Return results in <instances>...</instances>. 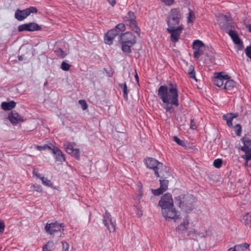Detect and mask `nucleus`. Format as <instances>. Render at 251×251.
Returning <instances> with one entry per match:
<instances>
[{"label":"nucleus","instance_id":"obj_1","mask_svg":"<svg viewBox=\"0 0 251 251\" xmlns=\"http://www.w3.org/2000/svg\"><path fill=\"white\" fill-rule=\"evenodd\" d=\"M157 96L162 101V107L166 113H173L175 107L179 105V94L177 85L169 82L168 85H161L157 90Z\"/></svg>","mask_w":251,"mask_h":251},{"label":"nucleus","instance_id":"obj_2","mask_svg":"<svg viewBox=\"0 0 251 251\" xmlns=\"http://www.w3.org/2000/svg\"><path fill=\"white\" fill-rule=\"evenodd\" d=\"M158 204L162 208L163 216L166 220H173L176 221L179 218L178 212L174 207V201L171 194L167 193L163 195Z\"/></svg>","mask_w":251,"mask_h":251},{"label":"nucleus","instance_id":"obj_3","mask_svg":"<svg viewBox=\"0 0 251 251\" xmlns=\"http://www.w3.org/2000/svg\"><path fill=\"white\" fill-rule=\"evenodd\" d=\"M195 197L190 194L181 195L175 198V203L182 210L185 212H190L194 207Z\"/></svg>","mask_w":251,"mask_h":251},{"label":"nucleus","instance_id":"obj_4","mask_svg":"<svg viewBox=\"0 0 251 251\" xmlns=\"http://www.w3.org/2000/svg\"><path fill=\"white\" fill-rule=\"evenodd\" d=\"M144 162L148 168L153 170L157 177H163L165 176L167 167L162 163L151 157L146 158Z\"/></svg>","mask_w":251,"mask_h":251},{"label":"nucleus","instance_id":"obj_5","mask_svg":"<svg viewBox=\"0 0 251 251\" xmlns=\"http://www.w3.org/2000/svg\"><path fill=\"white\" fill-rule=\"evenodd\" d=\"M181 16V13L179 8L172 9L168 13L166 21L168 27L174 28L179 26Z\"/></svg>","mask_w":251,"mask_h":251},{"label":"nucleus","instance_id":"obj_6","mask_svg":"<svg viewBox=\"0 0 251 251\" xmlns=\"http://www.w3.org/2000/svg\"><path fill=\"white\" fill-rule=\"evenodd\" d=\"M136 17L134 12L129 11L123 18V22L125 25L128 26L131 29L136 32H138L139 28L137 26L136 21Z\"/></svg>","mask_w":251,"mask_h":251},{"label":"nucleus","instance_id":"obj_7","mask_svg":"<svg viewBox=\"0 0 251 251\" xmlns=\"http://www.w3.org/2000/svg\"><path fill=\"white\" fill-rule=\"evenodd\" d=\"M37 9L34 6H30L24 10L18 9L15 13V18L19 21H22L31 13H36Z\"/></svg>","mask_w":251,"mask_h":251},{"label":"nucleus","instance_id":"obj_8","mask_svg":"<svg viewBox=\"0 0 251 251\" xmlns=\"http://www.w3.org/2000/svg\"><path fill=\"white\" fill-rule=\"evenodd\" d=\"M103 223L110 232H114L116 230V220L107 211L103 216Z\"/></svg>","mask_w":251,"mask_h":251},{"label":"nucleus","instance_id":"obj_9","mask_svg":"<svg viewBox=\"0 0 251 251\" xmlns=\"http://www.w3.org/2000/svg\"><path fill=\"white\" fill-rule=\"evenodd\" d=\"M243 146L241 150L245 152V154L242 155V158L247 161L251 160V139L249 138H243L241 140Z\"/></svg>","mask_w":251,"mask_h":251},{"label":"nucleus","instance_id":"obj_10","mask_svg":"<svg viewBox=\"0 0 251 251\" xmlns=\"http://www.w3.org/2000/svg\"><path fill=\"white\" fill-rule=\"evenodd\" d=\"M64 225L63 223L59 224L55 221L50 223H47L45 227V230L49 234L54 235L55 233L64 230Z\"/></svg>","mask_w":251,"mask_h":251},{"label":"nucleus","instance_id":"obj_11","mask_svg":"<svg viewBox=\"0 0 251 251\" xmlns=\"http://www.w3.org/2000/svg\"><path fill=\"white\" fill-rule=\"evenodd\" d=\"M184 27L182 25H179L176 27L171 28L168 27L167 29V31L171 34V40L176 43L178 41L182 31L184 29Z\"/></svg>","mask_w":251,"mask_h":251},{"label":"nucleus","instance_id":"obj_12","mask_svg":"<svg viewBox=\"0 0 251 251\" xmlns=\"http://www.w3.org/2000/svg\"><path fill=\"white\" fill-rule=\"evenodd\" d=\"M75 143L70 142H66L63 145L66 152L78 160L80 158V151L78 149L75 148Z\"/></svg>","mask_w":251,"mask_h":251},{"label":"nucleus","instance_id":"obj_13","mask_svg":"<svg viewBox=\"0 0 251 251\" xmlns=\"http://www.w3.org/2000/svg\"><path fill=\"white\" fill-rule=\"evenodd\" d=\"M205 48L204 44L199 40H195L193 43L194 56L198 59L203 53Z\"/></svg>","mask_w":251,"mask_h":251},{"label":"nucleus","instance_id":"obj_14","mask_svg":"<svg viewBox=\"0 0 251 251\" xmlns=\"http://www.w3.org/2000/svg\"><path fill=\"white\" fill-rule=\"evenodd\" d=\"M220 18L224 22L220 23V26L222 30L228 33L229 30L232 29L231 21L232 19L229 15H221Z\"/></svg>","mask_w":251,"mask_h":251},{"label":"nucleus","instance_id":"obj_15","mask_svg":"<svg viewBox=\"0 0 251 251\" xmlns=\"http://www.w3.org/2000/svg\"><path fill=\"white\" fill-rule=\"evenodd\" d=\"M40 29V26L35 23L24 24L18 26V31L20 32L24 31H34L39 30Z\"/></svg>","mask_w":251,"mask_h":251},{"label":"nucleus","instance_id":"obj_16","mask_svg":"<svg viewBox=\"0 0 251 251\" xmlns=\"http://www.w3.org/2000/svg\"><path fill=\"white\" fill-rule=\"evenodd\" d=\"M119 40L122 42L133 45L135 43V37L130 32L121 34L119 36Z\"/></svg>","mask_w":251,"mask_h":251},{"label":"nucleus","instance_id":"obj_17","mask_svg":"<svg viewBox=\"0 0 251 251\" xmlns=\"http://www.w3.org/2000/svg\"><path fill=\"white\" fill-rule=\"evenodd\" d=\"M226 77H228V75L223 72L216 73L213 79L214 84L219 87L223 88Z\"/></svg>","mask_w":251,"mask_h":251},{"label":"nucleus","instance_id":"obj_18","mask_svg":"<svg viewBox=\"0 0 251 251\" xmlns=\"http://www.w3.org/2000/svg\"><path fill=\"white\" fill-rule=\"evenodd\" d=\"M51 151L56 161L63 162L65 161V154L58 147L52 146Z\"/></svg>","mask_w":251,"mask_h":251},{"label":"nucleus","instance_id":"obj_19","mask_svg":"<svg viewBox=\"0 0 251 251\" xmlns=\"http://www.w3.org/2000/svg\"><path fill=\"white\" fill-rule=\"evenodd\" d=\"M116 29H112L109 30L104 36L105 43L108 45H111L115 37L118 34Z\"/></svg>","mask_w":251,"mask_h":251},{"label":"nucleus","instance_id":"obj_20","mask_svg":"<svg viewBox=\"0 0 251 251\" xmlns=\"http://www.w3.org/2000/svg\"><path fill=\"white\" fill-rule=\"evenodd\" d=\"M8 119L13 125L23 121V117L16 111H12L8 115Z\"/></svg>","mask_w":251,"mask_h":251},{"label":"nucleus","instance_id":"obj_21","mask_svg":"<svg viewBox=\"0 0 251 251\" xmlns=\"http://www.w3.org/2000/svg\"><path fill=\"white\" fill-rule=\"evenodd\" d=\"M236 86V82L233 80L231 79L230 77L228 75L225 81L223 89L226 91H230L233 90Z\"/></svg>","mask_w":251,"mask_h":251},{"label":"nucleus","instance_id":"obj_22","mask_svg":"<svg viewBox=\"0 0 251 251\" xmlns=\"http://www.w3.org/2000/svg\"><path fill=\"white\" fill-rule=\"evenodd\" d=\"M189 216H185L182 222L176 227V230L179 232L186 230L189 225Z\"/></svg>","mask_w":251,"mask_h":251},{"label":"nucleus","instance_id":"obj_23","mask_svg":"<svg viewBox=\"0 0 251 251\" xmlns=\"http://www.w3.org/2000/svg\"><path fill=\"white\" fill-rule=\"evenodd\" d=\"M228 251H250V245L247 243L238 244L233 248H230Z\"/></svg>","mask_w":251,"mask_h":251},{"label":"nucleus","instance_id":"obj_24","mask_svg":"<svg viewBox=\"0 0 251 251\" xmlns=\"http://www.w3.org/2000/svg\"><path fill=\"white\" fill-rule=\"evenodd\" d=\"M228 35L230 36L234 44L238 45H243V43L240 39L238 35L236 32L230 29L228 32Z\"/></svg>","mask_w":251,"mask_h":251},{"label":"nucleus","instance_id":"obj_25","mask_svg":"<svg viewBox=\"0 0 251 251\" xmlns=\"http://www.w3.org/2000/svg\"><path fill=\"white\" fill-rule=\"evenodd\" d=\"M16 105V103L13 101L9 102H2L1 103V107L4 110H10L14 108Z\"/></svg>","mask_w":251,"mask_h":251},{"label":"nucleus","instance_id":"obj_26","mask_svg":"<svg viewBox=\"0 0 251 251\" xmlns=\"http://www.w3.org/2000/svg\"><path fill=\"white\" fill-rule=\"evenodd\" d=\"M55 245L53 241H49L43 247L42 251H54Z\"/></svg>","mask_w":251,"mask_h":251},{"label":"nucleus","instance_id":"obj_27","mask_svg":"<svg viewBox=\"0 0 251 251\" xmlns=\"http://www.w3.org/2000/svg\"><path fill=\"white\" fill-rule=\"evenodd\" d=\"M231 116V114L228 113L223 116V120L226 121V124L229 127L232 126V120Z\"/></svg>","mask_w":251,"mask_h":251},{"label":"nucleus","instance_id":"obj_28","mask_svg":"<svg viewBox=\"0 0 251 251\" xmlns=\"http://www.w3.org/2000/svg\"><path fill=\"white\" fill-rule=\"evenodd\" d=\"M243 223L246 226L251 225V212L247 213L244 216Z\"/></svg>","mask_w":251,"mask_h":251},{"label":"nucleus","instance_id":"obj_29","mask_svg":"<svg viewBox=\"0 0 251 251\" xmlns=\"http://www.w3.org/2000/svg\"><path fill=\"white\" fill-rule=\"evenodd\" d=\"M195 19V15L193 11L189 9V12L187 17V23L188 24L193 23Z\"/></svg>","mask_w":251,"mask_h":251},{"label":"nucleus","instance_id":"obj_30","mask_svg":"<svg viewBox=\"0 0 251 251\" xmlns=\"http://www.w3.org/2000/svg\"><path fill=\"white\" fill-rule=\"evenodd\" d=\"M119 86L123 90L124 98L127 99L128 98V90L126 83H120Z\"/></svg>","mask_w":251,"mask_h":251},{"label":"nucleus","instance_id":"obj_31","mask_svg":"<svg viewBox=\"0 0 251 251\" xmlns=\"http://www.w3.org/2000/svg\"><path fill=\"white\" fill-rule=\"evenodd\" d=\"M122 50L125 53H130L131 52L130 48L133 45L130 44L125 43L122 42Z\"/></svg>","mask_w":251,"mask_h":251},{"label":"nucleus","instance_id":"obj_32","mask_svg":"<svg viewBox=\"0 0 251 251\" xmlns=\"http://www.w3.org/2000/svg\"><path fill=\"white\" fill-rule=\"evenodd\" d=\"M160 187L162 189V190L164 192L166 191L168 189L169 181L166 179L160 180Z\"/></svg>","mask_w":251,"mask_h":251},{"label":"nucleus","instance_id":"obj_33","mask_svg":"<svg viewBox=\"0 0 251 251\" xmlns=\"http://www.w3.org/2000/svg\"><path fill=\"white\" fill-rule=\"evenodd\" d=\"M188 74L191 78L196 80V78L195 76V68L192 65H191L189 66Z\"/></svg>","mask_w":251,"mask_h":251},{"label":"nucleus","instance_id":"obj_34","mask_svg":"<svg viewBox=\"0 0 251 251\" xmlns=\"http://www.w3.org/2000/svg\"><path fill=\"white\" fill-rule=\"evenodd\" d=\"M54 52L57 56L62 58H64L66 55V53L61 48L56 49Z\"/></svg>","mask_w":251,"mask_h":251},{"label":"nucleus","instance_id":"obj_35","mask_svg":"<svg viewBox=\"0 0 251 251\" xmlns=\"http://www.w3.org/2000/svg\"><path fill=\"white\" fill-rule=\"evenodd\" d=\"M35 148L38 151H41L46 150H51L52 147L48 145H45L44 146H36Z\"/></svg>","mask_w":251,"mask_h":251},{"label":"nucleus","instance_id":"obj_36","mask_svg":"<svg viewBox=\"0 0 251 251\" xmlns=\"http://www.w3.org/2000/svg\"><path fill=\"white\" fill-rule=\"evenodd\" d=\"M71 65L69 64L66 63L65 61H63L61 65V68L65 71H69L70 69Z\"/></svg>","mask_w":251,"mask_h":251},{"label":"nucleus","instance_id":"obj_37","mask_svg":"<svg viewBox=\"0 0 251 251\" xmlns=\"http://www.w3.org/2000/svg\"><path fill=\"white\" fill-rule=\"evenodd\" d=\"M30 188L36 192H38L39 193L42 192V188L39 185L32 184L30 187Z\"/></svg>","mask_w":251,"mask_h":251},{"label":"nucleus","instance_id":"obj_38","mask_svg":"<svg viewBox=\"0 0 251 251\" xmlns=\"http://www.w3.org/2000/svg\"><path fill=\"white\" fill-rule=\"evenodd\" d=\"M222 160L221 159H216L214 161L213 165L216 168H220L222 165Z\"/></svg>","mask_w":251,"mask_h":251},{"label":"nucleus","instance_id":"obj_39","mask_svg":"<svg viewBox=\"0 0 251 251\" xmlns=\"http://www.w3.org/2000/svg\"><path fill=\"white\" fill-rule=\"evenodd\" d=\"M234 130L238 136H240L242 132V127L240 124H237L234 126Z\"/></svg>","mask_w":251,"mask_h":251},{"label":"nucleus","instance_id":"obj_40","mask_svg":"<svg viewBox=\"0 0 251 251\" xmlns=\"http://www.w3.org/2000/svg\"><path fill=\"white\" fill-rule=\"evenodd\" d=\"M126 25L125 24H119L116 25L115 29H118L120 31H124L126 29Z\"/></svg>","mask_w":251,"mask_h":251},{"label":"nucleus","instance_id":"obj_41","mask_svg":"<svg viewBox=\"0 0 251 251\" xmlns=\"http://www.w3.org/2000/svg\"><path fill=\"white\" fill-rule=\"evenodd\" d=\"M41 179L42 181V183L44 185L51 187L52 186V183L50 180L45 178V177H41Z\"/></svg>","mask_w":251,"mask_h":251},{"label":"nucleus","instance_id":"obj_42","mask_svg":"<svg viewBox=\"0 0 251 251\" xmlns=\"http://www.w3.org/2000/svg\"><path fill=\"white\" fill-rule=\"evenodd\" d=\"M134 210L138 217H140L143 215V211L140 207L135 206Z\"/></svg>","mask_w":251,"mask_h":251},{"label":"nucleus","instance_id":"obj_43","mask_svg":"<svg viewBox=\"0 0 251 251\" xmlns=\"http://www.w3.org/2000/svg\"><path fill=\"white\" fill-rule=\"evenodd\" d=\"M152 192L153 195L155 196H159L164 192V191L162 190V189L160 187L157 189L152 190Z\"/></svg>","mask_w":251,"mask_h":251},{"label":"nucleus","instance_id":"obj_44","mask_svg":"<svg viewBox=\"0 0 251 251\" xmlns=\"http://www.w3.org/2000/svg\"><path fill=\"white\" fill-rule=\"evenodd\" d=\"M78 103L80 104L81 106L82 109L83 110H85L87 109L88 108V105L85 100H79L78 101Z\"/></svg>","mask_w":251,"mask_h":251},{"label":"nucleus","instance_id":"obj_45","mask_svg":"<svg viewBox=\"0 0 251 251\" xmlns=\"http://www.w3.org/2000/svg\"><path fill=\"white\" fill-rule=\"evenodd\" d=\"M62 244V251H69V244L66 241H63L61 242Z\"/></svg>","mask_w":251,"mask_h":251},{"label":"nucleus","instance_id":"obj_46","mask_svg":"<svg viewBox=\"0 0 251 251\" xmlns=\"http://www.w3.org/2000/svg\"><path fill=\"white\" fill-rule=\"evenodd\" d=\"M173 140L179 145L183 146L184 144V142L176 136L173 137Z\"/></svg>","mask_w":251,"mask_h":251},{"label":"nucleus","instance_id":"obj_47","mask_svg":"<svg viewBox=\"0 0 251 251\" xmlns=\"http://www.w3.org/2000/svg\"><path fill=\"white\" fill-rule=\"evenodd\" d=\"M166 5H172L175 2V0H161Z\"/></svg>","mask_w":251,"mask_h":251},{"label":"nucleus","instance_id":"obj_48","mask_svg":"<svg viewBox=\"0 0 251 251\" xmlns=\"http://www.w3.org/2000/svg\"><path fill=\"white\" fill-rule=\"evenodd\" d=\"M245 52L247 56L251 59V46L246 48Z\"/></svg>","mask_w":251,"mask_h":251},{"label":"nucleus","instance_id":"obj_49","mask_svg":"<svg viewBox=\"0 0 251 251\" xmlns=\"http://www.w3.org/2000/svg\"><path fill=\"white\" fill-rule=\"evenodd\" d=\"M5 228V225L4 222L2 220H0V233L3 232Z\"/></svg>","mask_w":251,"mask_h":251},{"label":"nucleus","instance_id":"obj_50","mask_svg":"<svg viewBox=\"0 0 251 251\" xmlns=\"http://www.w3.org/2000/svg\"><path fill=\"white\" fill-rule=\"evenodd\" d=\"M190 128L193 129H195L197 128V126L195 124L194 120H191L190 122Z\"/></svg>","mask_w":251,"mask_h":251},{"label":"nucleus","instance_id":"obj_51","mask_svg":"<svg viewBox=\"0 0 251 251\" xmlns=\"http://www.w3.org/2000/svg\"><path fill=\"white\" fill-rule=\"evenodd\" d=\"M33 175L35 176L36 177L39 178L41 179V177H44L43 176H41V175L38 172H37L35 169H33Z\"/></svg>","mask_w":251,"mask_h":251},{"label":"nucleus","instance_id":"obj_52","mask_svg":"<svg viewBox=\"0 0 251 251\" xmlns=\"http://www.w3.org/2000/svg\"><path fill=\"white\" fill-rule=\"evenodd\" d=\"M108 2L112 5L114 6L116 4V0H107Z\"/></svg>","mask_w":251,"mask_h":251},{"label":"nucleus","instance_id":"obj_53","mask_svg":"<svg viewBox=\"0 0 251 251\" xmlns=\"http://www.w3.org/2000/svg\"><path fill=\"white\" fill-rule=\"evenodd\" d=\"M230 114H231V117H232V120H233V119L234 118H235L236 117H238V114H236V113H230Z\"/></svg>","mask_w":251,"mask_h":251},{"label":"nucleus","instance_id":"obj_54","mask_svg":"<svg viewBox=\"0 0 251 251\" xmlns=\"http://www.w3.org/2000/svg\"><path fill=\"white\" fill-rule=\"evenodd\" d=\"M18 58L19 61H22L23 60V57L22 55H19Z\"/></svg>","mask_w":251,"mask_h":251},{"label":"nucleus","instance_id":"obj_55","mask_svg":"<svg viewBox=\"0 0 251 251\" xmlns=\"http://www.w3.org/2000/svg\"><path fill=\"white\" fill-rule=\"evenodd\" d=\"M135 76V78H136V79L137 80V81H139V77H138V75H137V73L136 74Z\"/></svg>","mask_w":251,"mask_h":251},{"label":"nucleus","instance_id":"obj_56","mask_svg":"<svg viewBox=\"0 0 251 251\" xmlns=\"http://www.w3.org/2000/svg\"><path fill=\"white\" fill-rule=\"evenodd\" d=\"M248 27H249L250 32H251V25H249Z\"/></svg>","mask_w":251,"mask_h":251},{"label":"nucleus","instance_id":"obj_57","mask_svg":"<svg viewBox=\"0 0 251 251\" xmlns=\"http://www.w3.org/2000/svg\"><path fill=\"white\" fill-rule=\"evenodd\" d=\"M47 83V82H45V83H44V85H46Z\"/></svg>","mask_w":251,"mask_h":251}]
</instances>
